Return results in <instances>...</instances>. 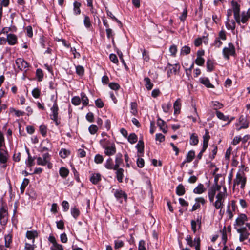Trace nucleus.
I'll list each match as a JSON object with an SVG mask.
<instances>
[{"mask_svg": "<svg viewBox=\"0 0 250 250\" xmlns=\"http://www.w3.org/2000/svg\"><path fill=\"white\" fill-rule=\"evenodd\" d=\"M223 54L224 57L227 59H229L230 56H234L235 54V49L232 43H229L227 47L223 49Z\"/></svg>", "mask_w": 250, "mask_h": 250, "instance_id": "f257e3e1", "label": "nucleus"}, {"mask_svg": "<svg viewBox=\"0 0 250 250\" xmlns=\"http://www.w3.org/2000/svg\"><path fill=\"white\" fill-rule=\"evenodd\" d=\"M243 175V173L240 172L237 173L236 178L234 180L233 188H234L236 185H239V184H241V188H244L246 183V178Z\"/></svg>", "mask_w": 250, "mask_h": 250, "instance_id": "f03ea898", "label": "nucleus"}, {"mask_svg": "<svg viewBox=\"0 0 250 250\" xmlns=\"http://www.w3.org/2000/svg\"><path fill=\"white\" fill-rule=\"evenodd\" d=\"M8 218L7 209L3 207L0 209V223L1 225H5Z\"/></svg>", "mask_w": 250, "mask_h": 250, "instance_id": "7ed1b4c3", "label": "nucleus"}, {"mask_svg": "<svg viewBox=\"0 0 250 250\" xmlns=\"http://www.w3.org/2000/svg\"><path fill=\"white\" fill-rule=\"evenodd\" d=\"M58 110L59 108L57 104L56 103H55L53 106L51 108L52 114L50 115V117L51 119L55 122L57 125L60 123L58 121Z\"/></svg>", "mask_w": 250, "mask_h": 250, "instance_id": "20e7f679", "label": "nucleus"}, {"mask_svg": "<svg viewBox=\"0 0 250 250\" xmlns=\"http://www.w3.org/2000/svg\"><path fill=\"white\" fill-rule=\"evenodd\" d=\"M236 125H240V127L237 128V130L239 131L242 128H248L249 126V122L247 121L246 118L242 115L240 117L239 119V123L236 124Z\"/></svg>", "mask_w": 250, "mask_h": 250, "instance_id": "39448f33", "label": "nucleus"}, {"mask_svg": "<svg viewBox=\"0 0 250 250\" xmlns=\"http://www.w3.org/2000/svg\"><path fill=\"white\" fill-rule=\"evenodd\" d=\"M116 152V146L114 143H112L104 148V153L107 156L113 155Z\"/></svg>", "mask_w": 250, "mask_h": 250, "instance_id": "423d86ee", "label": "nucleus"}, {"mask_svg": "<svg viewBox=\"0 0 250 250\" xmlns=\"http://www.w3.org/2000/svg\"><path fill=\"white\" fill-rule=\"evenodd\" d=\"M237 232L240 234L239 240L241 242H243L247 239L250 235V233L247 231L246 227L238 229Z\"/></svg>", "mask_w": 250, "mask_h": 250, "instance_id": "0eeeda50", "label": "nucleus"}, {"mask_svg": "<svg viewBox=\"0 0 250 250\" xmlns=\"http://www.w3.org/2000/svg\"><path fill=\"white\" fill-rule=\"evenodd\" d=\"M16 65L19 69L22 70L28 67L27 62L21 58H18L16 60Z\"/></svg>", "mask_w": 250, "mask_h": 250, "instance_id": "6e6552de", "label": "nucleus"}, {"mask_svg": "<svg viewBox=\"0 0 250 250\" xmlns=\"http://www.w3.org/2000/svg\"><path fill=\"white\" fill-rule=\"evenodd\" d=\"M227 196V189L223 187V191H219L216 196V201L224 202L225 198Z\"/></svg>", "mask_w": 250, "mask_h": 250, "instance_id": "1a4fd4ad", "label": "nucleus"}, {"mask_svg": "<svg viewBox=\"0 0 250 250\" xmlns=\"http://www.w3.org/2000/svg\"><path fill=\"white\" fill-rule=\"evenodd\" d=\"M7 41L9 45H15L17 42V37L13 34H8L7 36Z\"/></svg>", "mask_w": 250, "mask_h": 250, "instance_id": "9d476101", "label": "nucleus"}, {"mask_svg": "<svg viewBox=\"0 0 250 250\" xmlns=\"http://www.w3.org/2000/svg\"><path fill=\"white\" fill-rule=\"evenodd\" d=\"M167 68L168 69L167 71V74L169 76L171 74H176L177 71L179 69L180 66L178 64H177L174 65H172L168 63L167 65Z\"/></svg>", "mask_w": 250, "mask_h": 250, "instance_id": "9b49d317", "label": "nucleus"}, {"mask_svg": "<svg viewBox=\"0 0 250 250\" xmlns=\"http://www.w3.org/2000/svg\"><path fill=\"white\" fill-rule=\"evenodd\" d=\"M203 150H206L208 146V142L210 139V136L209 135V132L208 130H206V133L203 136Z\"/></svg>", "mask_w": 250, "mask_h": 250, "instance_id": "f8f14e48", "label": "nucleus"}, {"mask_svg": "<svg viewBox=\"0 0 250 250\" xmlns=\"http://www.w3.org/2000/svg\"><path fill=\"white\" fill-rule=\"evenodd\" d=\"M115 170H116V174L117 180L119 182L122 183L124 178V170L122 168H118V169H115Z\"/></svg>", "mask_w": 250, "mask_h": 250, "instance_id": "ddd939ff", "label": "nucleus"}, {"mask_svg": "<svg viewBox=\"0 0 250 250\" xmlns=\"http://www.w3.org/2000/svg\"><path fill=\"white\" fill-rule=\"evenodd\" d=\"M247 220V216L244 214H240L236 220V224L238 226H242L244 222Z\"/></svg>", "mask_w": 250, "mask_h": 250, "instance_id": "4468645a", "label": "nucleus"}, {"mask_svg": "<svg viewBox=\"0 0 250 250\" xmlns=\"http://www.w3.org/2000/svg\"><path fill=\"white\" fill-rule=\"evenodd\" d=\"M123 163V160L122 159V155L121 153H118L116 155L115 158V168L118 169L119 168L120 166Z\"/></svg>", "mask_w": 250, "mask_h": 250, "instance_id": "2eb2a0df", "label": "nucleus"}, {"mask_svg": "<svg viewBox=\"0 0 250 250\" xmlns=\"http://www.w3.org/2000/svg\"><path fill=\"white\" fill-rule=\"evenodd\" d=\"M105 167L108 169L110 170H115L116 168L115 165L113 164V162L112 159L111 158H109L106 161L104 164Z\"/></svg>", "mask_w": 250, "mask_h": 250, "instance_id": "dca6fc26", "label": "nucleus"}, {"mask_svg": "<svg viewBox=\"0 0 250 250\" xmlns=\"http://www.w3.org/2000/svg\"><path fill=\"white\" fill-rule=\"evenodd\" d=\"M157 125L160 127V129L164 132L166 133L167 130L166 129L165 127V125H166V122L162 120L160 118H158L157 122Z\"/></svg>", "mask_w": 250, "mask_h": 250, "instance_id": "f3484780", "label": "nucleus"}, {"mask_svg": "<svg viewBox=\"0 0 250 250\" xmlns=\"http://www.w3.org/2000/svg\"><path fill=\"white\" fill-rule=\"evenodd\" d=\"M206 191L203 184H200L193 189V192L195 194H202Z\"/></svg>", "mask_w": 250, "mask_h": 250, "instance_id": "a211bd4d", "label": "nucleus"}, {"mask_svg": "<svg viewBox=\"0 0 250 250\" xmlns=\"http://www.w3.org/2000/svg\"><path fill=\"white\" fill-rule=\"evenodd\" d=\"M200 82L208 88H214V86L210 83L209 79L207 78H201L200 79Z\"/></svg>", "mask_w": 250, "mask_h": 250, "instance_id": "6ab92c4d", "label": "nucleus"}, {"mask_svg": "<svg viewBox=\"0 0 250 250\" xmlns=\"http://www.w3.org/2000/svg\"><path fill=\"white\" fill-rule=\"evenodd\" d=\"M176 194L179 196H182L185 193V189L184 186L180 184L176 188Z\"/></svg>", "mask_w": 250, "mask_h": 250, "instance_id": "aec40b11", "label": "nucleus"}, {"mask_svg": "<svg viewBox=\"0 0 250 250\" xmlns=\"http://www.w3.org/2000/svg\"><path fill=\"white\" fill-rule=\"evenodd\" d=\"M90 180L93 184H97L101 180V175L94 174L91 177Z\"/></svg>", "mask_w": 250, "mask_h": 250, "instance_id": "412c9836", "label": "nucleus"}, {"mask_svg": "<svg viewBox=\"0 0 250 250\" xmlns=\"http://www.w3.org/2000/svg\"><path fill=\"white\" fill-rule=\"evenodd\" d=\"M9 112L12 115L16 116V117H20L23 115L24 112L20 110H16L14 108H10L9 109Z\"/></svg>", "mask_w": 250, "mask_h": 250, "instance_id": "4be33fe9", "label": "nucleus"}, {"mask_svg": "<svg viewBox=\"0 0 250 250\" xmlns=\"http://www.w3.org/2000/svg\"><path fill=\"white\" fill-rule=\"evenodd\" d=\"M114 195L117 199L124 197L125 200L127 199V195L122 190H116L114 193Z\"/></svg>", "mask_w": 250, "mask_h": 250, "instance_id": "5701e85b", "label": "nucleus"}, {"mask_svg": "<svg viewBox=\"0 0 250 250\" xmlns=\"http://www.w3.org/2000/svg\"><path fill=\"white\" fill-rule=\"evenodd\" d=\"M8 159V153L6 151L4 152H0V162L4 164L6 163Z\"/></svg>", "mask_w": 250, "mask_h": 250, "instance_id": "b1692460", "label": "nucleus"}, {"mask_svg": "<svg viewBox=\"0 0 250 250\" xmlns=\"http://www.w3.org/2000/svg\"><path fill=\"white\" fill-rule=\"evenodd\" d=\"M144 82L145 83V86L147 90H150L152 89L153 84L151 82L150 79L149 78H145Z\"/></svg>", "mask_w": 250, "mask_h": 250, "instance_id": "393cba45", "label": "nucleus"}, {"mask_svg": "<svg viewBox=\"0 0 250 250\" xmlns=\"http://www.w3.org/2000/svg\"><path fill=\"white\" fill-rule=\"evenodd\" d=\"M181 106L180 99H178L174 103V113L180 112Z\"/></svg>", "mask_w": 250, "mask_h": 250, "instance_id": "a878e982", "label": "nucleus"}, {"mask_svg": "<svg viewBox=\"0 0 250 250\" xmlns=\"http://www.w3.org/2000/svg\"><path fill=\"white\" fill-rule=\"evenodd\" d=\"M36 77L39 82L42 81L43 78V73L41 69H37L36 72Z\"/></svg>", "mask_w": 250, "mask_h": 250, "instance_id": "bb28decb", "label": "nucleus"}, {"mask_svg": "<svg viewBox=\"0 0 250 250\" xmlns=\"http://www.w3.org/2000/svg\"><path fill=\"white\" fill-rule=\"evenodd\" d=\"M29 181H30V180L29 179L24 178L23 179V182L21 186V187H20L21 192V193H23L24 192L25 188L27 187V186L29 183Z\"/></svg>", "mask_w": 250, "mask_h": 250, "instance_id": "cd10ccee", "label": "nucleus"}, {"mask_svg": "<svg viewBox=\"0 0 250 250\" xmlns=\"http://www.w3.org/2000/svg\"><path fill=\"white\" fill-rule=\"evenodd\" d=\"M136 148L139 153H142L144 152V145L142 140H140L136 145Z\"/></svg>", "mask_w": 250, "mask_h": 250, "instance_id": "c85d7f7f", "label": "nucleus"}, {"mask_svg": "<svg viewBox=\"0 0 250 250\" xmlns=\"http://www.w3.org/2000/svg\"><path fill=\"white\" fill-rule=\"evenodd\" d=\"M74 12L75 14L78 15L80 14L81 13V10H80V6L81 5V4L78 2L75 1L74 2Z\"/></svg>", "mask_w": 250, "mask_h": 250, "instance_id": "c756f323", "label": "nucleus"}, {"mask_svg": "<svg viewBox=\"0 0 250 250\" xmlns=\"http://www.w3.org/2000/svg\"><path fill=\"white\" fill-rule=\"evenodd\" d=\"M195 157V152L193 150L188 152L187 155L186 160L188 163L191 162Z\"/></svg>", "mask_w": 250, "mask_h": 250, "instance_id": "7c9ffc66", "label": "nucleus"}, {"mask_svg": "<svg viewBox=\"0 0 250 250\" xmlns=\"http://www.w3.org/2000/svg\"><path fill=\"white\" fill-rule=\"evenodd\" d=\"M12 235L8 234L5 236V246L6 247H9L12 243Z\"/></svg>", "mask_w": 250, "mask_h": 250, "instance_id": "2f4dec72", "label": "nucleus"}, {"mask_svg": "<svg viewBox=\"0 0 250 250\" xmlns=\"http://www.w3.org/2000/svg\"><path fill=\"white\" fill-rule=\"evenodd\" d=\"M137 104L136 102H131V113L133 115H136L138 113L137 111Z\"/></svg>", "mask_w": 250, "mask_h": 250, "instance_id": "473e14b6", "label": "nucleus"}, {"mask_svg": "<svg viewBox=\"0 0 250 250\" xmlns=\"http://www.w3.org/2000/svg\"><path fill=\"white\" fill-rule=\"evenodd\" d=\"M198 143V138L197 135L194 133L192 134L190 136V144L191 145H196Z\"/></svg>", "mask_w": 250, "mask_h": 250, "instance_id": "72a5a7b5", "label": "nucleus"}, {"mask_svg": "<svg viewBox=\"0 0 250 250\" xmlns=\"http://www.w3.org/2000/svg\"><path fill=\"white\" fill-rule=\"evenodd\" d=\"M26 152L28 154V160L26 161L25 163L27 167L29 168V170H31V157L30 154V150L29 149L26 148Z\"/></svg>", "mask_w": 250, "mask_h": 250, "instance_id": "f704fd0d", "label": "nucleus"}, {"mask_svg": "<svg viewBox=\"0 0 250 250\" xmlns=\"http://www.w3.org/2000/svg\"><path fill=\"white\" fill-rule=\"evenodd\" d=\"M128 140L131 144H134L137 141V136L135 133H131L128 137Z\"/></svg>", "mask_w": 250, "mask_h": 250, "instance_id": "c9c22d12", "label": "nucleus"}, {"mask_svg": "<svg viewBox=\"0 0 250 250\" xmlns=\"http://www.w3.org/2000/svg\"><path fill=\"white\" fill-rule=\"evenodd\" d=\"M59 173L62 177H66L69 173V170L67 168L62 167L60 168Z\"/></svg>", "mask_w": 250, "mask_h": 250, "instance_id": "e433bc0d", "label": "nucleus"}, {"mask_svg": "<svg viewBox=\"0 0 250 250\" xmlns=\"http://www.w3.org/2000/svg\"><path fill=\"white\" fill-rule=\"evenodd\" d=\"M232 5L233 6V11L234 12V14H238L240 12V6L236 2L233 1H232Z\"/></svg>", "mask_w": 250, "mask_h": 250, "instance_id": "4c0bfd02", "label": "nucleus"}, {"mask_svg": "<svg viewBox=\"0 0 250 250\" xmlns=\"http://www.w3.org/2000/svg\"><path fill=\"white\" fill-rule=\"evenodd\" d=\"M59 154L62 158H65L70 154V151L65 149H62Z\"/></svg>", "mask_w": 250, "mask_h": 250, "instance_id": "58836bf2", "label": "nucleus"}, {"mask_svg": "<svg viewBox=\"0 0 250 250\" xmlns=\"http://www.w3.org/2000/svg\"><path fill=\"white\" fill-rule=\"evenodd\" d=\"M81 100L83 105L86 106L88 104V99L83 93H81Z\"/></svg>", "mask_w": 250, "mask_h": 250, "instance_id": "ea45409f", "label": "nucleus"}, {"mask_svg": "<svg viewBox=\"0 0 250 250\" xmlns=\"http://www.w3.org/2000/svg\"><path fill=\"white\" fill-rule=\"evenodd\" d=\"M229 21L226 22V27L228 29L234 30L235 28V23L234 21H231L230 23Z\"/></svg>", "mask_w": 250, "mask_h": 250, "instance_id": "a19ab883", "label": "nucleus"}, {"mask_svg": "<svg viewBox=\"0 0 250 250\" xmlns=\"http://www.w3.org/2000/svg\"><path fill=\"white\" fill-rule=\"evenodd\" d=\"M104 158L102 155L100 154H97L94 158V162L96 164H101L103 163Z\"/></svg>", "mask_w": 250, "mask_h": 250, "instance_id": "79ce46f5", "label": "nucleus"}, {"mask_svg": "<svg viewBox=\"0 0 250 250\" xmlns=\"http://www.w3.org/2000/svg\"><path fill=\"white\" fill-rule=\"evenodd\" d=\"M190 52V48L188 46H184L181 49V53L183 54H188Z\"/></svg>", "mask_w": 250, "mask_h": 250, "instance_id": "37998d69", "label": "nucleus"}, {"mask_svg": "<svg viewBox=\"0 0 250 250\" xmlns=\"http://www.w3.org/2000/svg\"><path fill=\"white\" fill-rule=\"evenodd\" d=\"M40 131L43 136H45L47 133V127L44 125H41Z\"/></svg>", "mask_w": 250, "mask_h": 250, "instance_id": "c03bdc74", "label": "nucleus"}, {"mask_svg": "<svg viewBox=\"0 0 250 250\" xmlns=\"http://www.w3.org/2000/svg\"><path fill=\"white\" fill-rule=\"evenodd\" d=\"M88 130L91 134H94L97 132L98 127L96 125H92L89 127Z\"/></svg>", "mask_w": 250, "mask_h": 250, "instance_id": "a18cd8bd", "label": "nucleus"}, {"mask_svg": "<svg viewBox=\"0 0 250 250\" xmlns=\"http://www.w3.org/2000/svg\"><path fill=\"white\" fill-rule=\"evenodd\" d=\"M76 73L80 76H82L84 74V68L83 66L78 65L76 67Z\"/></svg>", "mask_w": 250, "mask_h": 250, "instance_id": "49530a36", "label": "nucleus"}, {"mask_svg": "<svg viewBox=\"0 0 250 250\" xmlns=\"http://www.w3.org/2000/svg\"><path fill=\"white\" fill-rule=\"evenodd\" d=\"M71 214L75 218H77L80 214V211L76 208H71Z\"/></svg>", "mask_w": 250, "mask_h": 250, "instance_id": "de8ad7c7", "label": "nucleus"}, {"mask_svg": "<svg viewBox=\"0 0 250 250\" xmlns=\"http://www.w3.org/2000/svg\"><path fill=\"white\" fill-rule=\"evenodd\" d=\"M41 94V91L38 88H35L32 90V96L35 98L40 97Z\"/></svg>", "mask_w": 250, "mask_h": 250, "instance_id": "09e8293b", "label": "nucleus"}, {"mask_svg": "<svg viewBox=\"0 0 250 250\" xmlns=\"http://www.w3.org/2000/svg\"><path fill=\"white\" fill-rule=\"evenodd\" d=\"M100 143L101 145L102 146V147L104 148L106 146H109V144H111L112 143H110L108 140H106V139H104L100 141Z\"/></svg>", "mask_w": 250, "mask_h": 250, "instance_id": "8fccbe9b", "label": "nucleus"}, {"mask_svg": "<svg viewBox=\"0 0 250 250\" xmlns=\"http://www.w3.org/2000/svg\"><path fill=\"white\" fill-rule=\"evenodd\" d=\"M84 24L86 28H89L91 25L90 18L87 16H86L84 17Z\"/></svg>", "mask_w": 250, "mask_h": 250, "instance_id": "3c124183", "label": "nucleus"}, {"mask_svg": "<svg viewBox=\"0 0 250 250\" xmlns=\"http://www.w3.org/2000/svg\"><path fill=\"white\" fill-rule=\"evenodd\" d=\"M171 106V104L170 103H169V102L167 103V104H163L162 108H163V111L166 113L168 112L169 110L170 109Z\"/></svg>", "mask_w": 250, "mask_h": 250, "instance_id": "603ef678", "label": "nucleus"}, {"mask_svg": "<svg viewBox=\"0 0 250 250\" xmlns=\"http://www.w3.org/2000/svg\"><path fill=\"white\" fill-rule=\"evenodd\" d=\"M224 202H221V201H216L214 204L213 205L216 209H220L222 208L223 205H224Z\"/></svg>", "mask_w": 250, "mask_h": 250, "instance_id": "864d4df0", "label": "nucleus"}, {"mask_svg": "<svg viewBox=\"0 0 250 250\" xmlns=\"http://www.w3.org/2000/svg\"><path fill=\"white\" fill-rule=\"evenodd\" d=\"M169 51L172 56H175L177 51V46L175 45H171L169 48Z\"/></svg>", "mask_w": 250, "mask_h": 250, "instance_id": "5fc2aeb1", "label": "nucleus"}, {"mask_svg": "<svg viewBox=\"0 0 250 250\" xmlns=\"http://www.w3.org/2000/svg\"><path fill=\"white\" fill-rule=\"evenodd\" d=\"M124 246V242L121 240L115 241V249H117L122 247Z\"/></svg>", "mask_w": 250, "mask_h": 250, "instance_id": "6e6d98bb", "label": "nucleus"}, {"mask_svg": "<svg viewBox=\"0 0 250 250\" xmlns=\"http://www.w3.org/2000/svg\"><path fill=\"white\" fill-rule=\"evenodd\" d=\"M216 115L218 118L224 121H227L228 119V117L224 116V115L220 111H216Z\"/></svg>", "mask_w": 250, "mask_h": 250, "instance_id": "4d7b16f0", "label": "nucleus"}, {"mask_svg": "<svg viewBox=\"0 0 250 250\" xmlns=\"http://www.w3.org/2000/svg\"><path fill=\"white\" fill-rule=\"evenodd\" d=\"M81 103V99L78 97H73L72 99V103L76 105L80 104Z\"/></svg>", "mask_w": 250, "mask_h": 250, "instance_id": "13d9d810", "label": "nucleus"}, {"mask_svg": "<svg viewBox=\"0 0 250 250\" xmlns=\"http://www.w3.org/2000/svg\"><path fill=\"white\" fill-rule=\"evenodd\" d=\"M110 60L114 63H117L118 62V60L117 56L115 54H111L109 56Z\"/></svg>", "mask_w": 250, "mask_h": 250, "instance_id": "bf43d9fd", "label": "nucleus"}, {"mask_svg": "<svg viewBox=\"0 0 250 250\" xmlns=\"http://www.w3.org/2000/svg\"><path fill=\"white\" fill-rule=\"evenodd\" d=\"M109 87L113 90H118L120 88V85L115 83H111L109 84Z\"/></svg>", "mask_w": 250, "mask_h": 250, "instance_id": "052dcab7", "label": "nucleus"}, {"mask_svg": "<svg viewBox=\"0 0 250 250\" xmlns=\"http://www.w3.org/2000/svg\"><path fill=\"white\" fill-rule=\"evenodd\" d=\"M205 62L204 59L202 57H197L195 60V63L198 65H202Z\"/></svg>", "mask_w": 250, "mask_h": 250, "instance_id": "680f3d73", "label": "nucleus"}, {"mask_svg": "<svg viewBox=\"0 0 250 250\" xmlns=\"http://www.w3.org/2000/svg\"><path fill=\"white\" fill-rule=\"evenodd\" d=\"M86 118L89 122H93L94 121L93 114L92 112H88L86 116Z\"/></svg>", "mask_w": 250, "mask_h": 250, "instance_id": "e2e57ef3", "label": "nucleus"}, {"mask_svg": "<svg viewBox=\"0 0 250 250\" xmlns=\"http://www.w3.org/2000/svg\"><path fill=\"white\" fill-rule=\"evenodd\" d=\"M207 69L209 71H211L213 70V64L210 60H208L207 62Z\"/></svg>", "mask_w": 250, "mask_h": 250, "instance_id": "0e129e2a", "label": "nucleus"}, {"mask_svg": "<svg viewBox=\"0 0 250 250\" xmlns=\"http://www.w3.org/2000/svg\"><path fill=\"white\" fill-rule=\"evenodd\" d=\"M20 153L15 152L13 156V160L15 162H19L20 161Z\"/></svg>", "mask_w": 250, "mask_h": 250, "instance_id": "69168bd1", "label": "nucleus"}, {"mask_svg": "<svg viewBox=\"0 0 250 250\" xmlns=\"http://www.w3.org/2000/svg\"><path fill=\"white\" fill-rule=\"evenodd\" d=\"M95 104L96 106L98 108H102L104 105V103L103 102L101 99H98L97 100H96Z\"/></svg>", "mask_w": 250, "mask_h": 250, "instance_id": "338daca9", "label": "nucleus"}, {"mask_svg": "<svg viewBox=\"0 0 250 250\" xmlns=\"http://www.w3.org/2000/svg\"><path fill=\"white\" fill-rule=\"evenodd\" d=\"M51 250H63L62 245L57 244L51 247Z\"/></svg>", "mask_w": 250, "mask_h": 250, "instance_id": "774afa93", "label": "nucleus"}]
</instances>
